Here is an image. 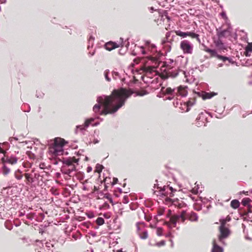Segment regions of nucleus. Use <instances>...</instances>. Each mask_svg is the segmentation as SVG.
I'll return each mask as SVG.
<instances>
[{"label":"nucleus","mask_w":252,"mask_h":252,"mask_svg":"<svg viewBox=\"0 0 252 252\" xmlns=\"http://www.w3.org/2000/svg\"><path fill=\"white\" fill-rule=\"evenodd\" d=\"M91 170H92V168L90 167H88V168H87V171L89 172H90Z\"/></svg>","instance_id":"obj_42"},{"label":"nucleus","mask_w":252,"mask_h":252,"mask_svg":"<svg viewBox=\"0 0 252 252\" xmlns=\"http://www.w3.org/2000/svg\"><path fill=\"white\" fill-rule=\"evenodd\" d=\"M251 192L252 193V190L251 191Z\"/></svg>","instance_id":"obj_52"},{"label":"nucleus","mask_w":252,"mask_h":252,"mask_svg":"<svg viewBox=\"0 0 252 252\" xmlns=\"http://www.w3.org/2000/svg\"><path fill=\"white\" fill-rule=\"evenodd\" d=\"M136 207H137L136 205H134V204H130V208L132 210H135L136 208Z\"/></svg>","instance_id":"obj_36"},{"label":"nucleus","mask_w":252,"mask_h":252,"mask_svg":"<svg viewBox=\"0 0 252 252\" xmlns=\"http://www.w3.org/2000/svg\"><path fill=\"white\" fill-rule=\"evenodd\" d=\"M207 115L206 112H201L196 120V125L198 126H205L207 122Z\"/></svg>","instance_id":"obj_11"},{"label":"nucleus","mask_w":252,"mask_h":252,"mask_svg":"<svg viewBox=\"0 0 252 252\" xmlns=\"http://www.w3.org/2000/svg\"><path fill=\"white\" fill-rule=\"evenodd\" d=\"M160 191L164 196L171 197L174 195V193L176 191V190L169 186H164L162 188H161Z\"/></svg>","instance_id":"obj_12"},{"label":"nucleus","mask_w":252,"mask_h":252,"mask_svg":"<svg viewBox=\"0 0 252 252\" xmlns=\"http://www.w3.org/2000/svg\"><path fill=\"white\" fill-rule=\"evenodd\" d=\"M164 212H165V209H164L160 208L158 210V215L159 216H161V215H162L164 214Z\"/></svg>","instance_id":"obj_31"},{"label":"nucleus","mask_w":252,"mask_h":252,"mask_svg":"<svg viewBox=\"0 0 252 252\" xmlns=\"http://www.w3.org/2000/svg\"><path fill=\"white\" fill-rule=\"evenodd\" d=\"M90 47V45H88V48H89Z\"/></svg>","instance_id":"obj_49"},{"label":"nucleus","mask_w":252,"mask_h":252,"mask_svg":"<svg viewBox=\"0 0 252 252\" xmlns=\"http://www.w3.org/2000/svg\"><path fill=\"white\" fill-rule=\"evenodd\" d=\"M14 176L15 178L18 180H21L23 178V175L20 170H18L15 172Z\"/></svg>","instance_id":"obj_25"},{"label":"nucleus","mask_w":252,"mask_h":252,"mask_svg":"<svg viewBox=\"0 0 252 252\" xmlns=\"http://www.w3.org/2000/svg\"><path fill=\"white\" fill-rule=\"evenodd\" d=\"M215 44L216 46L220 49H222L224 48V45L220 39L215 40Z\"/></svg>","instance_id":"obj_23"},{"label":"nucleus","mask_w":252,"mask_h":252,"mask_svg":"<svg viewBox=\"0 0 252 252\" xmlns=\"http://www.w3.org/2000/svg\"><path fill=\"white\" fill-rule=\"evenodd\" d=\"M128 202V198L126 196L124 197L123 202L124 203H127Z\"/></svg>","instance_id":"obj_38"},{"label":"nucleus","mask_w":252,"mask_h":252,"mask_svg":"<svg viewBox=\"0 0 252 252\" xmlns=\"http://www.w3.org/2000/svg\"><path fill=\"white\" fill-rule=\"evenodd\" d=\"M9 172H10L9 168H7L5 166H4L3 167V169H2V173L4 175H7V174H8L9 173Z\"/></svg>","instance_id":"obj_30"},{"label":"nucleus","mask_w":252,"mask_h":252,"mask_svg":"<svg viewBox=\"0 0 252 252\" xmlns=\"http://www.w3.org/2000/svg\"><path fill=\"white\" fill-rule=\"evenodd\" d=\"M176 206H178L179 208H182L184 206V204L182 201L181 203L178 202V201H176L174 204Z\"/></svg>","instance_id":"obj_32"},{"label":"nucleus","mask_w":252,"mask_h":252,"mask_svg":"<svg viewBox=\"0 0 252 252\" xmlns=\"http://www.w3.org/2000/svg\"><path fill=\"white\" fill-rule=\"evenodd\" d=\"M230 205L233 208L237 209L239 207L240 203L237 200H233L231 201Z\"/></svg>","instance_id":"obj_26"},{"label":"nucleus","mask_w":252,"mask_h":252,"mask_svg":"<svg viewBox=\"0 0 252 252\" xmlns=\"http://www.w3.org/2000/svg\"><path fill=\"white\" fill-rule=\"evenodd\" d=\"M136 227L138 235L141 238L145 239L148 237L147 231L145 229L143 223H138L136 224Z\"/></svg>","instance_id":"obj_13"},{"label":"nucleus","mask_w":252,"mask_h":252,"mask_svg":"<svg viewBox=\"0 0 252 252\" xmlns=\"http://www.w3.org/2000/svg\"><path fill=\"white\" fill-rule=\"evenodd\" d=\"M118 182V179L116 178H113V181L112 183V185H114L115 184H117Z\"/></svg>","instance_id":"obj_37"},{"label":"nucleus","mask_w":252,"mask_h":252,"mask_svg":"<svg viewBox=\"0 0 252 252\" xmlns=\"http://www.w3.org/2000/svg\"><path fill=\"white\" fill-rule=\"evenodd\" d=\"M5 157L4 151L0 147V161L8 162L12 164L16 163L17 161V158L14 156L6 157V159Z\"/></svg>","instance_id":"obj_10"},{"label":"nucleus","mask_w":252,"mask_h":252,"mask_svg":"<svg viewBox=\"0 0 252 252\" xmlns=\"http://www.w3.org/2000/svg\"><path fill=\"white\" fill-rule=\"evenodd\" d=\"M105 47L106 50L111 51L113 49L119 47V45L115 42H109L105 44Z\"/></svg>","instance_id":"obj_17"},{"label":"nucleus","mask_w":252,"mask_h":252,"mask_svg":"<svg viewBox=\"0 0 252 252\" xmlns=\"http://www.w3.org/2000/svg\"><path fill=\"white\" fill-rule=\"evenodd\" d=\"M79 159L69 157L63 159L61 171L63 174L73 177L76 173V166L78 165Z\"/></svg>","instance_id":"obj_3"},{"label":"nucleus","mask_w":252,"mask_h":252,"mask_svg":"<svg viewBox=\"0 0 252 252\" xmlns=\"http://www.w3.org/2000/svg\"><path fill=\"white\" fill-rule=\"evenodd\" d=\"M160 244L161 245H164V241H162L160 242Z\"/></svg>","instance_id":"obj_44"},{"label":"nucleus","mask_w":252,"mask_h":252,"mask_svg":"<svg viewBox=\"0 0 252 252\" xmlns=\"http://www.w3.org/2000/svg\"><path fill=\"white\" fill-rule=\"evenodd\" d=\"M202 97L203 99H210L212 98L213 96L216 95L215 93H206V92H202Z\"/></svg>","instance_id":"obj_20"},{"label":"nucleus","mask_w":252,"mask_h":252,"mask_svg":"<svg viewBox=\"0 0 252 252\" xmlns=\"http://www.w3.org/2000/svg\"><path fill=\"white\" fill-rule=\"evenodd\" d=\"M187 218H189L190 221H196L198 220V216L196 213L191 212L189 215L187 214L186 211H183L180 214L172 216L170 221L166 222V224L169 228L174 227L177 223L183 222Z\"/></svg>","instance_id":"obj_4"},{"label":"nucleus","mask_w":252,"mask_h":252,"mask_svg":"<svg viewBox=\"0 0 252 252\" xmlns=\"http://www.w3.org/2000/svg\"><path fill=\"white\" fill-rule=\"evenodd\" d=\"M180 47L185 54H192L193 53V45L188 40L181 41Z\"/></svg>","instance_id":"obj_8"},{"label":"nucleus","mask_w":252,"mask_h":252,"mask_svg":"<svg viewBox=\"0 0 252 252\" xmlns=\"http://www.w3.org/2000/svg\"><path fill=\"white\" fill-rule=\"evenodd\" d=\"M131 94V93L123 88L114 90L110 96L98 97L97 99L98 104L94 106L93 111L95 113L100 112L101 104L103 108L100 111L101 115L115 113L124 104L126 99Z\"/></svg>","instance_id":"obj_1"},{"label":"nucleus","mask_w":252,"mask_h":252,"mask_svg":"<svg viewBox=\"0 0 252 252\" xmlns=\"http://www.w3.org/2000/svg\"><path fill=\"white\" fill-rule=\"evenodd\" d=\"M178 104V102L177 101V102H176V107H177Z\"/></svg>","instance_id":"obj_46"},{"label":"nucleus","mask_w":252,"mask_h":252,"mask_svg":"<svg viewBox=\"0 0 252 252\" xmlns=\"http://www.w3.org/2000/svg\"><path fill=\"white\" fill-rule=\"evenodd\" d=\"M162 230L161 228H158L157 230L158 235L161 236L162 235Z\"/></svg>","instance_id":"obj_33"},{"label":"nucleus","mask_w":252,"mask_h":252,"mask_svg":"<svg viewBox=\"0 0 252 252\" xmlns=\"http://www.w3.org/2000/svg\"><path fill=\"white\" fill-rule=\"evenodd\" d=\"M220 15L223 18H226V15L224 12L221 13Z\"/></svg>","instance_id":"obj_39"},{"label":"nucleus","mask_w":252,"mask_h":252,"mask_svg":"<svg viewBox=\"0 0 252 252\" xmlns=\"http://www.w3.org/2000/svg\"><path fill=\"white\" fill-rule=\"evenodd\" d=\"M25 183L28 185H30L39 180L40 175L38 173L34 172L33 170L31 172L24 174Z\"/></svg>","instance_id":"obj_9"},{"label":"nucleus","mask_w":252,"mask_h":252,"mask_svg":"<svg viewBox=\"0 0 252 252\" xmlns=\"http://www.w3.org/2000/svg\"><path fill=\"white\" fill-rule=\"evenodd\" d=\"M113 74H115L116 75H117V74H118V73H117V72H113Z\"/></svg>","instance_id":"obj_45"},{"label":"nucleus","mask_w":252,"mask_h":252,"mask_svg":"<svg viewBox=\"0 0 252 252\" xmlns=\"http://www.w3.org/2000/svg\"><path fill=\"white\" fill-rule=\"evenodd\" d=\"M98 142V141H96L95 142H94V143H97Z\"/></svg>","instance_id":"obj_47"},{"label":"nucleus","mask_w":252,"mask_h":252,"mask_svg":"<svg viewBox=\"0 0 252 252\" xmlns=\"http://www.w3.org/2000/svg\"><path fill=\"white\" fill-rule=\"evenodd\" d=\"M110 74V72L109 70H106L104 72V75L106 80L108 81H110L111 80L110 78L109 77V75Z\"/></svg>","instance_id":"obj_28"},{"label":"nucleus","mask_w":252,"mask_h":252,"mask_svg":"<svg viewBox=\"0 0 252 252\" xmlns=\"http://www.w3.org/2000/svg\"><path fill=\"white\" fill-rule=\"evenodd\" d=\"M94 38H93L92 36H90L89 39V44H91L92 46H93V41H94Z\"/></svg>","instance_id":"obj_35"},{"label":"nucleus","mask_w":252,"mask_h":252,"mask_svg":"<svg viewBox=\"0 0 252 252\" xmlns=\"http://www.w3.org/2000/svg\"><path fill=\"white\" fill-rule=\"evenodd\" d=\"M167 17V18L169 20V18H168V17L166 16Z\"/></svg>","instance_id":"obj_50"},{"label":"nucleus","mask_w":252,"mask_h":252,"mask_svg":"<svg viewBox=\"0 0 252 252\" xmlns=\"http://www.w3.org/2000/svg\"><path fill=\"white\" fill-rule=\"evenodd\" d=\"M161 91L163 94L170 95L168 97V98L169 99L173 98L175 95L181 96L182 97L186 96L188 93L187 88L182 86L174 89H172L170 87L166 89L163 88Z\"/></svg>","instance_id":"obj_6"},{"label":"nucleus","mask_w":252,"mask_h":252,"mask_svg":"<svg viewBox=\"0 0 252 252\" xmlns=\"http://www.w3.org/2000/svg\"><path fill=\"white\" fill-rule=\"evenodd\" d=\"M205 51L209 53L212 57H216L218 59L221 60L224 62L226 61H228L229 63H230V60L228 58L218 55L215 50L207 48L205 50Z\"/></svg>","instance_id":"obj_14"},{"label":"nucleus","mask_w":252,"mask_h":252,"mask_svg":"<svg viewBox=\"0 0 252 252\" xmlns=\"http://www.w3.org/2000/svg\"><path fill=\"white\" fill-rule=\"evenodd\" d=\"M252 52V43H249L245 48V55L250 56L249 53Z\"/></svg>","instance_id":"obj_21"},{"label":"nucleus","mask_w":252,"mask_h":252,"mask_svg":"<svg viewBox=\"0 0 252 252\" xmlns=\"http://www.w3.org/2000/svg\"><path fill=\"white\" fill-rule=\"evenodd\" d=\"M191 191L194 194H197L198 192H201L202 190L198 187V185H197V188L195 187L191 189Z\"/></svg>","instance_id":"obj_27"},{"label":"nucleus","mask_w":252,"mask_h":252,"mask_svg":"<svg viewBox=\"0 0 252 252\" xmlns=\"http://www.w3.org/2000/svg\"><path fill=\"white\" fill-rule=\"evenodd\" d=\"M5 2H6V0H3L1 1V3H5Z\"/></svg>","instance_id":"obj_43"},{"label":"nucleus","mask_w":252,"mask_h":252,"mask_svg":"<svg viewBox=\"0 0 252 252\" xmlns=\"http://www.w3.org/2000/svg\"><path fill=\"white\" fill-rule=\"evenodd\" d=\"M194 103V101H193L192 102L191 101H189L187 103H184L183 104H182V103H181V106H182V107L181 108V109L182 110H184L186 112H188L189 110V106H191L192 105H193V104Z\"/></svg>","instance_id":"obj_18"},{"label":"nucleus","mask_w":252,"mask_h":252,"mask_svg":"<svg viewBox=\"0 0 252 252\" xmlns=\"http://www.w3.org/2000/svg\"><path fill=\"white\" fill-rule=\"evenodd\" d=\"M140 51L143 55H147V56L143 59L142 70L148 75H156L157 71L156 68L161 63L159 61V55L157 53L156 47L150 43H148L145 47H138Z\"/></svg>","instance_id":"obj_2"},{"label":"nucleus","mask_w":252,"mask_h":252,"mask_svg":"<svg viewBox=\"0 0 252 252\" xmlns=\"http://www.w3.org/2000/svg\"><path fill=\"white\" fill-rule=\"evenodd\" d=\"M248 199H246V200H244L243 201V204H244V205H245V204L247 203V200H248Z\"/></svg>","instance_id":"obj_40"},{"label":"nucleus","mask_w":252,"mask_h":252,"mask_svg":"<svg viewBox=\"0 0 252 252\" xmlns=\"http://www.w3.org/2000/svg\"><path fill=\"white\" fill-rule=\"evenodd\" d=\"M171 32H167L166 33L165 37L163 39H162V40L161 41V44L163 45L164 47L165 46H168V49H167V50H168V51H169L171 48L170 46L169 45V44L170 43V42L168 40V38L170 36Z\"/></svg>","instance_id":"obj_16"},{"label":"nucleus","mask_w":252,"mask_h":252,"mask_svg":"<svg viewBox=\"0 0 252 252\" xmlns=\"http://www.w3.org/2000/svg\"><path fill=\"white\" fill-rule=\"evenodd\" d=\"M106 181H107V179L106 178V179H105L104 182L106 183Z\"/></svg>","instance_id":"obj_48"},{"label":"nucleus","mask_w":252,"mask_h":252,"mask_svg":"<svg viewBox=\"0 0 252 252\" xmlns=\"http://www.w3.org/2000/svg\"><path fill=\"white\" fill-rule=\"evenodd\" d=\"M86 160H88V158H87V157H86Z\"/></svg>","instance_id":"obj_51"},{"label":"nucleus","mask_w":252,"mask_h":252,"mask_svg":"<svg viewBox=\"0 0 252 252\" xmlns=\"http://www.w3.org/2000/svg\"><path fill=\"white\" fill-rule=\"evenodd\" d=\"M94 121V118H90L89 119L87 120L85 124L82 125L78 126H76V132H77L79 130L82 131L84 130H85L86 128H87L89 125H92V123ZM93 126L96 125V124H92Z\"/></svg>","instance_id":"obj_15"},{"label":"nucleus","mask_w":252,"mask_h":252,"mask_svg":"<svg viewBox=\"0 0 252 252\" xmlns=\"http://www.w3.org/2000/svg\"><path fill=\"white\" fill-rule=\"evenodd\" d=\"M168 214L167 215V216L168 217L170 215L171 211L170 210H168Z\"/></svg>","instance_id":"obj_41"},{"label":"nucleus","mask_w":252,"mask_h":252,"mask_svg":"<svg viewBox=\"0 0 252 252\" xmlns=\"http://www.w3.org/2000/svg\"><path fill=\"white\" fill-rule=\"evenodd\" d=\"M96 222L98 225H102L104 222V220L102 218L99 217L96 220Z\"/></svg>","instance_id":"obj_29"},{"label":"nucleus","mask_w":252,"mask_h":252,"mask_svg":"<svg viewBox=\"0 0 252 252\" xmlns=\"http://www.w3.org/2000/svg\"><path fill=\"white\" fill-rule=\"evenodd\" d=\"M212 252H223L222 248L218 246L217 242L215 240L213 242Z\"/></svg>","instance_id":"obj_19"},{"label":"nucleus","mask_w":252,"mask_h":252,"mask_svg":"<svg viewBox=\"0 0 252 252\" xmlns=\"http://www.w3.org/2000/svg\"><path fill=\"white\" fill-rule=\"evenodd\" d=\"M65 144V141L61 138H56L54 142L49 148V153L53 157L62 155L63 154V147Z\"/></svg>","instance_id":"obj_5"},{"label":"nucleus","mask_w":252,"mask_h":252,"mask_svg":"<svg viewBox=\"0 0 252 252\" xmlns=\"http://www.w3.org/2000/svg\"><path fill=\"white\" fill-rule=\"evenodd\" d=\"M175 32L176 35L184 38L187 37V36H189V32H183L181 31H176Z\"/></svg>","instance_id":"obj_22"},{"label":"nucleus","mask_w":252,"mask_h":252,"mask_svg":"<svg viewBox=\"0 0 252 252\" xmlns=\"http://www.w3.org/2000/svg\"><path fill=\"white\" fill-rule=\"evenodd\" d=\"M230 220L231 218L229 216L225 218L220 219V225L219 227L220 234L218 238L219 242L223 244H224L223 240L227 238L230 233L229 229L226 226V222L230 221Z\"/></svg>","instance_id":"obj_7"},{"label":"nucleus","mask_w":252,"mask_h":252,"mask_svg":"<svg viewBox=\"0 0 252 252\" xmlns=\"http://www.w3.org/2000/svg\"><path fill=\"white\" fill-rule=\"evenodd\" d=\"M189 36H190L192 38H196V40L199 42H200V39L199 38V35L198 34L195 33L193 32H189Z\"/></svg>","instance_id":"obj_24"},{"label":"nucleus","mask_w":252,"mask_h":252,"mask_svg":"<svg viewBox=\"0 0 252 252\" xmlns=\"http://www.w3.org/2000/svg\"><path fill=\"white\" fill-rule=\"evenodd\" d=\"M96 167V170H97V172H99L102 170V166L100 164H97Z\"/></svg>","instance_id":"obj_34"}]
</instances>
